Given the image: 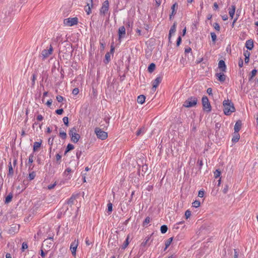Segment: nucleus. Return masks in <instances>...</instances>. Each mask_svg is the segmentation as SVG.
I'll use <instances>...</instances> for the list:
<instances>
[{
	"mask_svg": "<svg viewBox=\"0 0 258 258\" xmlns=\"http://www.w3.org/2000/svg\"><path fill=\"white\" fill-rule=\"evenodd\" d=\"M109 3L108 0H106L102 4V7L100 9V14L105 15L109 10Z\"/></svg>",
	"mask_w": 258,
	"mask_h": 258,
	"instance_id": "6",
	"label": "nucleus"
},
{
	"mask_svg": "<svg viewBox=\"0 0 258 258\" xmlns=\"http://www.w3.org/2000/svg\"><path fill=\"white\" fill-rule=\"evenodd\" d=\"M78 23V18L76 17L74 18H69L65 19L63 20V24L65 26H72L76 25Z\"/></svg>",
	"mask_w": 258,
	"mask_h": 258,
	"instance_id": "7",
	"label": "nucleus"
},
{
	"mask_svg": "<svg viewBox=\"0 0 258 258\" xmlns=\"http://www.w3.org/2000/svg\"><path fill=\"white\" fill-rule=\"evenodd\" d=\"M181 41V38L180 36H179L177 39L176 44L177 46H179L180 44Z\"/></svg>",
	"mask_w": 258,
	"mask_h": 258,
	"instance_id": "51",
	"label": "nucleus"
},
{
	"mask_svg": "<svg viewBox=\"0 0 258 258\" xmlns=\"http://www.w3.org/2000/svg\"><path fill=\"white\" fill-rule=\"evenodd\" d=\"M168 228L166 225H163L161 226L160 230L162 233H165L167 231Z\"/></svg>",
	"mask_w": 258,
	"mask_h": 258,
	"instance_id": "29",
	"label": "nucleus"
},
{
	"mask_svg": "<svg viewBox=\"0 0 258 258\" xmlns=\"http://www.w3.org/2000/svg\"><path fill=\"white\" fill-rule=\"evenodd\" d=\"M129 238H130V236L128 235L122 246V249H125L128 246V245L129 244V241H128Z\"/></svg>",
	"mask_w": 258,
	"mask_h": 258,
	"instance_id": "25",
	"label": "nucleus"
},
{
	"mask_svg": "<svg viewBox=\"0 0 258 258\" xmlns=\"http://www.w3.org/2000/svg\"><path fill=\"white\" fill-rule=\"evenodd\" d=\"M69 134L71 138V141L74 143H77L80 138V136L77 133V130L76 127H73L69 131Z\"/></svg>",
	"mask_w": 258,
	"mask_h": 258,
	"instance_id": "3",
	"label": "nucleus"
},
{
	"mask_svg": "<svg viewBox=\"0 0 258 258\" xmlns=\"http://www.w3.org/2000/svg\"><path fill=\"white\" fill-rule=\"evenodd\" d=\"M185 53H189V52H190L191 51V49L190 47H187V48H185Z\"/></svg>",
	"mask_w": 258,
	"mask_h": 258,
	"instance_id": "54",
	"label": "nucleus"
},
{
	"mask_svg": "<svg viewBox=\"0 0 258 258\" xmlns=\"http://www.w3.org/2000/svg\"><path fill=\"white\" fill-rule=\"evenodd\" d=\"M81 155V152L80 151H78L76 153V156L78 159L80 158V157Z\"/></svg>",
	"mask_w": 258,
	"mask_h": 258,
	"instance_id": "59",
	"label": "nucleus"
},
{
	"mask_svg": "<svg viewBox=\"0 0 258 258\" xmlns=\"http://www.w3.org/2000/svg\"><path fill=\"white\" fill-rule=\"evenodd\" d=\"M150 222V218L149 217L146 218L144 222V225H146L149 223Z\"/></svg>",
	"mask_w": 258,
	"mask_h": 258,
	"instance_id": "43",
	"label": "nucleus"
},
{
	"mask_svg": "<svg viewBox=\"0 0 258 258\" xmlns=\"http://www.w3.org/2000/svg\"><path fill=\"white\" fill-rule=\"evenodd\" d=\"M41 144V142H35L34 143L33 145V151L35 152L38 150V148H40Z\"/></svg>",
	"mask_w": 258,
	"mask_h": 258,
	"instance_id": "22",
	"label": "nucleus"
},
{
	"mask_svg": "<svg viewBox=\"0 0 258 258\" xmlns=\"http://www.w3.org/2000/svg\"><path fill=\"white\" fill-rule=\"evenodd\" d=\"M145 132H146V128L145 127L143 126V127H141L140 128H139L137 131V132L136 133V135L138 136H139L143 135Z\"/></svg>",
	"mask_w": 258,
	"mask_h": 258,
	"instance_id": "21",
	"label": "nucleus"
},
{
	"mask_svg": "<svg viewBox=\"0 0 258 258\" xmlns=\"http://www.w3.org/2000/svg\"><path fill=\"white\" fill-rule=\"evenodd\" d=\"M239 138H240V136H239V134H238V133L234 132L233 137H232V141L234 143L237 142L239 141Z\"/></svg>",
	"mask_w": 258,
	"mask_h": 258,
	"instance_id": "19",
	"label": "nucleus"
},
{
	"mask_svg": "<svg viewBox=\"0 0 258 258\" xmlns=\"http://www.w3.org/2000/svg\"><path fill=\"white\" fill-rule=\"evenodd\" d=\"M204 196V191L203 190H200L198 193V196L200 198H203Z\"/></svg>",
	"mask_w": 258,
	"mask_h": 258,
	"instance_id": "48",
	"label": "nucleus"
},
{
	"mask_svg": "<svg viewBox=\"0 0 258 258\" xmlns=\"http://www.w3.org/2000/svg\"><path fill=\"white\" fill-rule=\"evenodd\" d=\"M244 55L245 57H249V56H250V52L249 51H248L247 50L245 51L244 52Z\"/></svg>",
	"mask_w": 258,
	"mask_h": 258,
	"instance_id": "52",
	"label": "nucleus"
},
{
	"mask_svg": "<svg viewBox=\"0 0 258 258\" xmlns=\"http://www.w3.org/2000/svg\"><path fill=\"white\" fill-rule=\"evenodd\" d=\"M64 124L67 126L69 125V118L68 117L65 116L62 119Z\"/></svg>",
	"mask_w": 258,
	"mask_h": 258,
	"instance_id": "38",
	"label": "nucleus"
},
{
	"mask_svg": "<svg viewBox=\"0 0 258 258\" xmlns=\"http://www.w3.org/2000/svg\"><path fill=\"white\" fill-rule=\"evenodd\" d=\"M176 29V25L174 23L173 24V25L171 26V27L170 28V29L169 30V39L170 38L171 35L175 32Z\"/></svg>",
	"mask_w": 258,
	"mask_h": 258,
	"instance_id": "17",
	"label": "nucleus"
},
{
	"mask_svg": "<svg viewBox=\"0 0 258 258\" xmlns=\"http://www.w3.org/2000/svg\"><path fill=\"white\" fill-rule=\"evenodd\" d=\"M213 27L216 30L218 31H220V27L219 25L217 23H214Z\"/></svg>",
	"mask_w": 258,
	"mask_h": 258,
	"instance_id": "39",
	"label": "nucleus"
},
{
	"mask_svg": "<svg viewBox=\"0 0 258 258\" xmlns=\"http://www.w3.org/2000/svg\"><path fill=\"white\" fill-rule=\"evenodd\" d=\"M245 47L247 49L251 50L253 47V42L251 40H248L246 41Z\"/></svg>",
	"mask_w": 258,
	"mask_h": 258,
	"instance_id": "16",
	"label": "nucleus"
},
{
	"mask_svg": "<svg viewBox=\"0 0 258 258\" xmlns=\"http://www.w3.org/2000/svg\"><path fill=\"white\" fill-rule=\"evenodd\" d=\"M95 132L97 137L101 140H105L107 137V133L102 131L100 128H96Z\"/></svg>",
	"mask_w": 258,
	"mask_h": 258,
	"instance_id": "8",
	"label": "nucleus"
},
{
	"mask_svg": "<svg viewBox=\"0 0 258 258\" xmlns=\"http://www.w3.org/2000/svg\"><path fill=\"white\" fill-rule=\"evenodd\" d=\"M79 245V240L75 239L70 245V250L74 256L76 255V250Z\"/></svg>",
	"mask_w": 258,
	"mask_h": 258,
	"instance_id": "9",
	"label": "nucleus"
},
{
	"mask_svg": "<svg viewBox=\"0 0 258 258\" xmlns=\"http://www.w3.org/2000/svg\"><path fill=\"white\" fill-rule=\"evenodd\" d=\"M238 66L240 68H241L243 66V60L241 58L239 60Z\"/></svg>",
	"mask_w": 258,
	"mask_h": 258,
	"instance_id": "56",
	"label": "nucleus"
},
{
	"mask_svg": "<svg viewBox=\"0 0 258 258\" xmlns=\"http://www.w3.org/2000/svg\"><path fill=\"white\" fill-rule=\"evenodd\" d=\"M177 4L176 3H175L172 5V6L171 7L172 15H175V14L176 13V9H177Z\"/></svg>",
	"mask_w": 258,
	"mask_h": 258,
	"instance_id": "30",
	"label": "nucleus"
},
{
	"mask_svg": "<svg viewBox=\"0 0 258 258\" xmlns=\"http://www.w3.org/2000/svg\"><path fill=\"white\" fill-rule=\"evenodd\" d=\"M85 242L87 245L89 246L92 244V242H91L89 238L87 237L85 239Z\"/></svg>",
	"mask_w": 258,
	"mask_h": 258,
	"instance_id": "49",
	"label": "nucleus"
},
{
	"mask_svg": "<svg viewBox=\"0 0 258 258\" xmlns=\"http://www.w3.org/2000/svg\"><path fill=\"white\" fill-rule=\"evenodd\" d=\"M145 96L143 95H141L138 97L137 101L139 103L142 104L145 102Z\"/></svg>",
	"mask_w": 258,
	"mask_h": 258,
	"instance_id": "20",
	"label": "nucleus"
},
{
	"mask_svg": "<svg viewBox=\"0 0 258 258\" xmlns=\"http://www.w3.org/2000/svg\"><path fill=\"white\" fill-rule=\"evenodd\" d=\"M172 240H173V237H170L165 241V247L164 250H166L169 246V245H170Z\"/></svg>",
	"mask_w": 258,
	"mask_h": 258,
	"instance_id": "23",
	"label": "nucleus"
},
{
	"mask_svg": "<svg viewBox=\"0 0 258 258\" xmlns=\"http://www.w3.org/2000/svg\"><path fill=\"white\" fill-rule=\"evenodd\" d=\"M63 112V109H57L56 111H55V112L56 114H61Z\"/></svg>",
	"mask_w": 258,
	"mask_h": 258,
	"instance_id": "47",
	"label": "nucleus"
},
{
	"mask_svg": "<svg viewBox=\"0 0 258 258\" xmlns=\"http://www.w3.org/2000/svg\"><path fill=\"white\" fill-rule=\"evenodd\" d=\"M218 68L221 69L222 71L225 72L226 67L224 60H221L219 61L218 63Z\"/></svg>",
	"mask_w": 258,
	"mask_h": 258,
	"instance_id": "15",
	"label": "nucleus"
},
{
	"mask_svg": "<svg viewBox=\"0 0 258 258\" xmlns=\"http://www.w3.org/2000/svg\"><path fill=\"white\" fill-rule=\"evenodd\" d=\"M79 92V89L78 88H75L73 90V91H72V93L75 95H77Z\"/></svg>",
	"mask_w": 258,
	"mask_h": 258,
	"instance_id": "45",
	"label": "nucleus"
},
{
	"mask_svg": "<svg viewBox=\"0 0 258 258\" xmlns=\"http://www.w3.org/2000/svg\"><path fill=\"white\" fill-rule=\"evenodd\" d=\"M33 158H34L33 154H31L29 155V159H28V162L29 163H32L33 162Z\"/></svg>",
	"mask_w": 258,
	"mask_h": 258,
	"instance_id": "40",
	"label": "nucleus"
},
{
	"mask_svg": "<svg viewBox=\"0 0 258 258\" xmlns=\"http://www.w3.org/2000/svg\"><path fill=\"white\" fill-rule=\"evenodd\" d=\"M202 105L203 110L207 112H210L212 110L211 105L207 96L202 98Z\"/></svg>",
	"mask_w": 258,
	"mask_h": 258,
	"instance_id": "4",
	"label": "nucleus"
},
{
	"mask_svg": "<svg viewBox=\"0 0 258 258\" xmlns=\"http://www.w3.org/2000/svg\"><path fill=\"white\" fill-rule=\"evenodd\" d=\"M191 215L190 212L189 210H187L185 212V216L186 219L188 218Z\"/></svg>",
	"mask_w": 258,
	"mask_h": 258,
	"instance_id": "46",
	"label": "nucleus"
},
{
	"mask_svg": "<svg viewBox=\"0 0 258 258\" xmlns=\"http://www.w3.org/2000/svg\"><path fill=\"white\" fill-rule=\"evenodd\" d=\"M214 10H217L218 9V5L216 3L214 4Z\"/></svg>",
	"mask_w": 258,
	"mask_h": 258,
	"instance_id": "64",
	"label": "nucleus"
},
{
	"mask_svg": "<svg viewBox=\"0 0 258 258\" xmlns=\"http://www.w3.org/2000/svg\"><path fill=\"white\" fill-rule=\"evenodd\" d=\"M14 171L13 168L11 164V162H10L9 165V174L12 175L13 174Z\"/></svg>",
	"mask_w": 258,
	"mask_h": 258,
	"instance_id": "32",
	"label": "nucleus"
},
{
	"mask_svg": "<svg viewBox=\"0 0 258 258\" xmlns=\"http://www.w3.org/2000/svg\"><path fill=\"white\" fill-rule=\"evenodd\" d=\"M75 200V197L74 196H72L68 201V204L72 205L74 204V201Z\"/></svg>",
	"mask_w": 258,
	"mask_h": 258,
	"instance_id": "31",
	"label": "nucleus"
},
{
	"mask_svg": "<svg viewBox=\"0 0 258 258\" xmlns=\"http://www.w3.org/2000/svg\"><path fill=\"white\" fill-rule=\"evenodd\" d=\"M214 177L215 178H217L218 177H219L220 176V175H221V171L218 170V169H217L214 173Z\"/></svg>",
	"mask_w": 258,
	"mask_h": 258,
	"instance_id": "33",
	"label": "nucleus"
},
{
	"mask_svg": "<svg viewBox=\"0 0 258 258\" xmlns=\"http://www.w3.org/2000/svg\"><path fill=\"white\" fill-rule=\"evenodd\" d=\"M222 18L223 20H224V21H226V20H228V16L226 15L222 16Z\"/></svg>",
	"mask_w": 258,
	"mask_h": 258,
	"instance_id": "61",
	"label": "nucleus"
},
{
	"mask_svg": "<svg viewBox=\"0 0 258 258\" xmlns=\"http://www.w3.org/2000/svg\"><path fill=\"white\" fill-rule=\"evenodd\" d=\"M162 78L160 77H157L152 82L153 87L152 91L155 92L156 90V88L159 85V84L161 82Z\"/></svg>",
	"mask_w": 258,
	"mask_h": 258,
	"instance_id": "10",
	"label": "nucleus"
},
{
	"mask_svg": "<svg viewBox=\"0 0 258 258\" xmlns=\"http://www.w3.org/2000/svg\"><path fill=\"white\" fill-rule=\"evenodd\" d=\"M36 176V173L35 172L32 171L30 172L29 174L28 178L30 180H32L34 179Z\"/></svg>",
	"mask_w": 258,
	"mask_h": 258,
	"instance_id": "28",
	"label": "nucleus"
},
{
	"mask_svg": "<svg viewBox=\"0 0 258 258\" xmlns=\"http://www.w3.org/2000/svg\"><path fill=\"white\" fill-rule=\"evenodd\" d=\"M256 73V70L253 69V70H252V71L251 72V76L249 79V81L251 80L255 76Z\"/></svg>",
	"mask_w": 258,
	"mask_h": 258,
	"instance_id": "35",
	"label": "nucleus"
},
{
	"mask_svg": "<svg viewBox=\"0 0 258 258\" xmlns=\"http://www.w3.org/2000/svg\"><path fill=\"white\" fill-rule=\"evenodd\" d=\"M241 121L240 120H238L236 121V122L235 124L234 125V132L235 133H238V132L240 131L241 127Z\"/></svg>",
	"mask_w": 258,
	"mask_h": 258,
	"instance_id": "14",
	"label": "nucleus"
},
{
	"mask_svg": "<svg viewBox=\"0 0 258 258\" xmlns=\"http://www.w3.org/2000/svg\"><path fill=\"white\" fill-rule=\"evenodd\" d=\"M207 92L209 95H212V89L211 88H208Z\"/></svg>",
	"mask_w": 258,
	"mask_h": 258,
	"instance_id": "55",
	"label": "nucleus"
},
{
	"mask_svg": "<svg viewBox=\"0 0 258 258\" xmlns=\"http://www.w3.org/2000/svg\"><path fill=\"white\" fill-rule=\"evenodd\" d=\"M228 190V186L227 185H225V187L224 188L223 190V192L224 194H226Z\"/></svg>",
	"mask_w": 258,
	"mask_h": 258,
	"instance_id": "53",
	"label": "nucleus"
},
{
	"mask_svg": "<svg viewBox=\"0 0 258 258\" xmlns=\"http://www.w3.org/2000/svg\"><path fill=\"white\" fill-rule=\"evenodd\" d=\"M59 136L63 139H65L67 138V134L63 131L59 132Z\"/></svg>",
	"mask_w": 258,
	"mask_h": 258,
	"instance_id": "36",
	"label": "nucleus"
},
{
	"mask_svg": "<svg viewBox=\"0 0 258 258\" xmlns=\"http://www.w3.org/2000/svg\"><path fill=\"white\" fill-rule=\"evenodd\" d=\"M74 149V146L72 144H69L68 145H67V149L65 151V153L68 152L69 151L72 150H73Z\"/></svg>",
	"mask_w": 258,
	"mask_h": 258,
	"instance_id": "27",
	"label": "nucleus"
},
{
	"mask_svg": "<svg viewBox=\"0 0 258 258\" xmlns=\"http://www.w3.org/2000/svg\"><path fill=\"white\" fill-rule=\"evenodd\" d=\"M56 185V183H54L52 184L49 185L48 186V188L49 189H52Z\"/></svg>",
	"mask_w": 258,
	"mask_h": 258,
	"instance_id": "57",
	"label": "nucleus"
},
{
	"mask_svg": "<svg viewBox=\"0 0 258 258\" xmlns=\"http://www.w3.org/2000/svg\"><path fill=\"white\" fill-rule=\"evenodd\" d=\"M13 198V195L12 194H10L9 195H8L5 199V203H10Z\"/></svg>",
	"mask_w": 258,
	"mask_h": 258,
	"instance_id": "26",
	"label": "nucleus"
},
{
	"mask_svg": "<svg viewBox=\"0 0 258 258\" xmlns=\"http://www.w3.org/2000/svg\"><path fill=\"white\" fill-rule=\"evenodd\" d=\"M235 9L236 7L235 5H232L228 9L229 15L231 19L233 18L235 12Z\"/></svg>",
	"mask_w": 258,
	"mask_h": 258,
	"instance_id": "13",
	"label": "nucleus"
},
{
	"mask_svg": "<svg viewBox=\"0 0 258 258\" xmlns=\"http://www.w3.org/2000/svg\"><path fill=\"white\" fill-rule=\"evenodd\" d=\"M126 25L128 27H132V25H133V23H131L130 21H128L127 22H126Z\"/></svg>",
	"mask_w": 258,
	"mask_h": 258,
	"instance_id": "63",
	"label": "nucleus"
},
{
	"mask_svg": "<svg viewBox=\"0 0 258 258\" xmlns=\"http://www.w3.org/2000/svg\"><path fill=\"white\" fill-rule=\"evenodd\" d=\"M108 211L111 212L112 211V204L109 203L107 204Z\"/></svg>",
	"mask_w": 258,
	"mask_h": 258,
	"instance_id": "41",
	"label": "nucleus"
},
{
	"mask_svg": "<svg viewBox=\"0 0 258 258\" xmlns=\"http://www.w3.org/2000/svg\"><path fill=\"white\" fill-rule=\"evenodd\" d=\"M56 100L58 102H61L63 100V98L61 96L58 95L56 96Z\"/></svg>",
	"mask_w": 258,
	"mask_h": 258,
	"instance_id": "44",
	"label": "nucleus"
},
{
	"mask_svg": "<svg viewBox=\"0 0 258 258\" xmlns=\"http://www.w3.org/2000/svg\"><path fill=\"white\" fill-rule=\"evenodd\" d=\"M156 66L154 63H151L148 68L149 72L152 73L155 69Z\"/></svg>",
	"mask_w": 258,
	"mask_h": 258,
	"instance_id": "24",
	"label": "nucleus"
},
{
	"mask_svg": "<svg viewBox=\"0 0 258 258\" xmlns=\"http://www.w3.org/2000/svg\"><path fill=\"white\" fill-rule=\"evenodd\" d=\"M223 112L225 115H230L235 111V108L233 102L229 100H224L223 102Z\"/></svg>",
	"mask_w": 258,
	"mask_h": 258,
	"instance_id": "1",
	"label": "nucleus"
},
{
	"mask_svg": "<svg viewBox=\"0 0 258 258\" xmlns=\"http://www.w3.org/2000/svg\"><path fill=\"white\" fill-rule=\"evenodd\" d=\"M105 58H106V59L108 62L109 59H110V54H109V53H106V54H105Z\"/></svg>",
	"mask_w": 258,
	"mask_h": 258,
	"instance_id": "58",
	"label": "nucleus"
},
{
	"mask_svg": "<svg viewBox=\"0 0 258 258\" xmlns=\"http://www.w3.org/2000/svg\"><path fill=\"white\" fill-rule=\"evenodd\" d=\"M43 117L41 115H38L37 116V119L39 121H41L43 119Z\"/></svg>",
	"mask_w": 258,
	"mask_h": 258,
	"instance_id": "60",
	"label": "nucleus"
},
{
	"mask_svg": "<svg viewBox=\"0 0 258 258\" xmlns=\"http://www.w3.org/2000/svg\"><path fill=\"white\" fill-rule=\"evenodd\" d=\"M192 206L195 208H198L200 206V202L196 200L192 203Z\"/></svg>",
	"mask_w": 258,
	"mask_h": 258,
	"instance_id": "34",
	"label": "nucleus"
},
{
	"mask_svg": "<svg viewBox=\"0 0 258 258\" xmlns=\"http://www.w3.org/2000/svg\"><path fill=\"white\" fill-rule=\"evenodd\" d=\"M211 38H212V41L213 42H215V41L217 39L216 34L214 32H211Z\"/></svg>",
	"mask_w": 258,
	"mask_h": 258,
	"instance_id": "37",
	"label": "nucleus"
},
{
	"mask_svg": "<svg viewBox=\"0 0 258 258\" xmlns=\"http://www.w3.org/2000/svg\"><path fill=\"white\" fill-rule=\"evenodd\" d=\"M28 248V244L26 242H23L22 243V251H24L25 249Z\"/></svg>",
	"mask_w": 258,
	"mask_h": 258,
	"instance_id": "42",
	"label": "nucleus"
},
{
	"mask_svg": "<svg viewBox=\"0 0 258 258\" xmlns=\"http://www.w3.org/2000/svg\"><path fill=\"white\" fill-rule=\"evenodd\" d=\"M87 6L85 7V11L87 15H89L91 13V8L93 7V1L92 0H87Z\"/></svg>",
	"mask_w": 258,
	"mask_h": 258,
	"instance_id": "12",
	"label": "nucleus"
},
{
	"mask_svg": "<svg viewBox=\"0 0 258 258\" xmlns=\"http://www.w3.org/2000/svg\"><path fill=\"white\" fill-rule=\"evenodd\" d=\"M118 39L120 40L124 38L125 35V29L124 26H121L119 28L118 31Z\"/></svg>",
	"mask_w": 258,
	"mask_h": 258,
	"instance_id": "11",
	"label": "nucleus"
},
{
	"mask_svg": "<svg viewBox=\"0 0 258 258\" xmlns=\"http://www.w3.org/2000/svg\"><path fill=\"white\" fill-rule=\"evenodd\" d=\"M216 77H217L218 80L222 82H224L226 79V76L224 75L223 73L217 74Z\"/></svg>",
	"mask_w": 258,
	"mask_h": 258,
	"instance_id": "18",
	"label": "nucleus"
},
{
	"mask_svg": "<svg viewBox=\"0 0 258 258\" xmlns=\"http://www.w3.org/2000/svg\"><path fill=\"white\" fill-rule=\"evenodd\" d=\"M198 99L196 97H190L186 99L184 103L183 106L186 108H190L196 105Z\"/></svg>",
	"mask_w": 258,
	"mask_h": 258,
	"instance_id": "2",
	"label": "nucleus"
},
{
	"mask_svg": "<svg viewBox=\"0 0 258 258\" xmlns=\"http://www.w3.org/2000/svg\"><path fill=\"white\" fill-rule=\"evenodd\" d=\"M71 172H72V169L70 167H68L67 168V169L63 172V175H66V173H70Z\"/></svg>",
	"mask_w": 258,
	"mask_h": 258,
	"instance_id": "50",
	"label": "nucleus"
},
{
	"mask_svg": "<svg viewBox=\"0 0 258 258\" xmlns=\"http://www.w3.org/2000/svg\"><path fill=\"white\" fill-rule=\"evenodd\" d=\"M61 156L59 154H57L56 155V159L58 161L61 159Z\"/></svg>",
	"mask_w": 258,
	"mask_h": 258,
	"instance_id": "62",
	"label": "nucleus"
},
{
	"mask_svg": "<svg viewBox=\"0 0 258 258\" xmlns=\"http://www.w3.org/2000/svg\"><path fill=\"white\" fill-rule=\"evenodd\" d=\"M53 51V48L51 45H50L49 49H44L41 51V57H42L43 59H45L48 57L51 54H52Z\"/></svg>",
	"mask_w": 258,
	"mask_h": 258,
	"instance_id": "5",
	"label": "nucleus"
}]
</instances>
